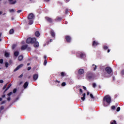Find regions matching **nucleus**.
<instances>
[{"mask_svg":"<svg viewBox=\"0 0 124 124\" xmlns=\"http://www.w3.org/2000/svg\"><path fill=\"white\" fill-rule=\"evenodd\" d=\"M1 35H2V33H0V41H1V39L0 38V37H1Z\"/></svg>","mask_w":124,"mask_h":124,"instance_id":"obj_43","label":"nucleus"},{"mask_svg":"<svg viewBox=\"0 0 124 124\" xmlns=\"http://www.w3.org/2000/svg\"><path fill=\"white\" fill-rule=\"evenodd\" d=\"M115 108H116V107H115V106H111V109H112L113 110H114V109H115Z\"/></svg>","mask_w":124,"mask_h":124,"instance_id":"obj_40","label":"nucleus"},{"mask_svg":"<svg viewBox=\"0 0 124 124\" xmlns=\"http://www.w3.org/2000/svg\"><path fill=\"white\" fill-rule=\"evenodd\" d=\"M18 55H19V51H16L14 52V56L15 57H18Z\"/></svg>","mask_w":124,"mask_h":124,"instance_id":"obj_17","label":"nucleus"},{"mask_svg":"<svg viewBox=\"0 0 124 124\" xmlns=\"http://www.w3.org/2000/svg\"><path fill=\"white\" fill-rule=\"evenodd\" d=\"M46 64H47V60H45L44 61V65H46Z\"/></svg>","mask_w":124,"mask_h":124,"instance_id":"obj_27","label":"nucleus"},{"mask_svg":"<svg viewBox=\"0 0 124 124\" xmlns=\"http://www.w3.org/2000/svg\"><path fill=\"white\" fill-rule=\"evenodd\" d=\"M89 94H90V92H87V95H89Z\"/></svg>","mask_w":124,"mask_h":124,"instance_id":"obj_58","label":"nucleus"},{"mask_svg":"<svg viewBox=\"0 0 124 124\" xmlns=\"http://www.w3.org/2000/svg\"><path fill=\"white\" fill-rule=\"evenodd\" d=\"M14 0H8L9 4H15L16 2H17V1L16 0L13 1Z\"/></svg>","mask_w":124,"mask_h":124,"instance_id":"obj_7","label":"nucleus"},{"mask_svg":"<svg viewBox=\"0 0 124 124\" xmlns=\"http://www.w3.org/2000/svg\"><path fill=\"white\" fill-rule=\"evenodd\" d=\"M0 83L1 84L2 83H3V80L0 79Z\"/></svg>","mask_w":124,"mask_h":124,"instance_id":"obj_47","label":"nucleus"},{"mask_svg":"<svg viewBox=\"0 0 124 124\" xmlns=\"http://www.w3.org/2000/svg\"><path fill=\"white\" fill-rule=\"evenodd\" d=\"M79 92H80V93H83V90H82L81 89H79Z\"/></svg>","mask_w":124,"mask_h":124,"instance_id":"obj_48","label":"nucleus"},{"mask_svg":"<svg viewBox=\"0 0 124 124\" xmlns=\"http://www.w3.org/2000/svg\"><path fill=\"white\" fill-rule=\"evenodd\" d=\"M66 40L67 42H70L71 41V37L69 36H66Z\"/></svg>","mask_w":124,"mask_h":124,"instance_id":"obj_9","label":"nucleus"},{"mask_svg":"<svg viewBox=\"0 0 124 124\" xmlns=\"http://www.w3.org/2000/svg\"><path fill=\"white\" fill-rule=\"evenodd\" d=\"M11 86H12L11 84H10L8 85V87L6 88V89H7V90L9 89L10 88V87H11Z\"/></svg>","mask_w":124,"mask_h":124,"instance_id":"obj_28","label":"nucleus"},{"mask_svg":"<svg viewBox=\"0 0 124 124\" xmlns=\"http://www.w3.org/2000/svg\"><path fill=\"white\" fill-rule=\"evenodd\" d=\"M7 100H8V101H10V97H8L7 98Z\"/></svg>","mask_w":124,"mask_h":124,"instance_id":"obj_53","label":"nucleus"},{"mask_svg":"<svg viewBox=\"0 0 124 124\" xmlns=\"http://www.w3.org/2000/svg\"><path fill=\"white\" fill-rule=\"evenodd\" d=\"M84 72H85V70L83 69H80L78 71V73L80 75H82V74H84Z\"/></svg>","mask_w":124,"mask_h":124,"instance_id":"obj_6","label":"nucleus"},{"mask_svg":"<svg viewBox=\"0 0 124 124\" xmlns=\"http://www.w3.org/2000/svg\"><path fill=\"white\" fill-rule=\"evenodd\" d=\"M28 48V45H24L21 47V50H26Z\"/></svg>","mask_w":124,"mask_h":124,"instance_id":"obj_10","label":"nucleus"},{"mask_svg":"<svg viewBox=\"0 0 124 124\" xmlns=\"http://www.w3.org/2000/svg\"><path fill=\"white\" fill-rule=\"evenodd\" d=\"M0 63H1V64L3 63V59L0 60Z\"/></svg>","mask_w":124,"mask_h":124,"instance_id":"obj_30","label":"nucleus"},{"mask_svg":"<svg viewBox=\"0 0 124 124\" xmlns=\"http://www.w3.org/2000/svg\"><path fill=\"white\" fill-rule=\"evenodd\" d=\"M5 102V101H3L1 103V104H4V103Z\"/></svg>","mask_w":124,"mask_h":124,"instance_id":"obj_55","label":"nucleus"},{"mask_svg":"<svg viewBox=\"0 0 124 124\" xmlns=\"http://www.w3.org/2000/svg\"><path fill=\"white\" fill-rule=\"evenodd\" d=\"M16 92H17V89H15L13 90V93H15Z\"/></svg>","mask_w":124,"mask_h":124,"instance_id":"obj_34","label":"nucleus"},{"mask_svg":"<svg viewBox=\"0 0 124 124\" xmlns=\"http://www.w3.org/2000/svg\"><path fill=\"white\" fill-rule=\"evenodd\" d=\"M12 94H13V92H10L8 94V96H10V95H12Z\"/></svg>","mask_w":124,"mask_h":124,"instance_id":"obj_26","label":"nucleus"},{"mask_svg":"<svg viewBox=\"0 0 124 124\" xmlns=\"http://www.w3.org/2000/svg\"><path fill=\"white\" fill-rule=\"evenodd\" d=\"M62 19V18L61 17H58L57 20H61Z\"/></svg>","mask_w":124,"mask_h":124,"instance_id":"obj_54","label":"nucleus"},{"mask_svg":"<svg viewBox=\"0 0 124 124\" xmlns=\"http://www.w3.org/2000/svg\"><path fill=\"white\" fill-rule=\"evenodd\" d=\"M104 101H106L107 103L108 104V105L111 103V97L109 95H106L104 98Z\"/></svg>","mask_w":124,"mask_h":124,"instance_id":"obj_2","label":"nucleus"},{"mask_svg":"<svg viewBox=\"0 0 124 124\" xmlns=\"http://www.w3.org/2000/svg\"><path fill=\"white\" fill-rule=\"evenodd\" d=\"M93 66H94L93 67V70L94 71H95V70H96V68H97V66H96V65H94V64H93Z\"/></svg>","mask_w":124,"mask_h":124,"instance_id":"obj_21","label":"nucleus"},{"mask_svg":"<svg viewBox=\"0 0 124 124\" xmlns=\"http://www.w3.org/2000/svg\"><path fill=\"white\" fill-rule=\"evenodd\" d=\"M83 89L84 90H87V88H86V87H85V86H83Z\"/></svg>","mask_w":124,"mask_h":124,"instance_id":"obj_52","label":"nucleus"},{"mask_svg":"<svg viewBox=\"0 0 124 124\" xmlns=\"http://www.w3.org/2000/svg\"><path fill=\"white\" fill-rule=\"evenodd\" d=\"M34 18V15L33 14L31 13L28 16V20H30L29 24L32 25L33 23V20H32Z\"/></svg>","mask_w":124,"mask_h":124,"instance_id":"obj_1","label":"nucleus"},{"mask_svg":"<svg viewBox=\"0 0 124 124\" xmlns=\"http://www.w3.org/2000/svg\"><path fill=\"white\" fill-rule=\"evenodd\" d=\"M14 33V31H10L9 32V34H13Z\"/></svg>","mask_w":124,"mask_h":124,"instance_id":"obj_39","label":"nucleus"},{"mask_svg":"<svg viewBox=\"0 0 124 124\" xmlns=\"http://www.w3.org/2000/svg\"><path fill=\"white\" fill-rule=\"evenodd\" d=\"M2 14V12H0V15H1Z\"/></svg>","mask_w":124,"mask_h":124,"instance_id":"obj_61","label":"nucleus"},{"mask_svg":"<svg viewBox=\"0 0 124 124\" xmlns=\"http://www.w3.org/2000/svg\"><path fill=\"white\" fill-rule=\"evenodd\" d=\"M16 46H17L16 45H13V46H12L13 50H14V49H15V48H16Z\"/></svg>","mask_w":124,"mask_h":124,"instance_id":"obj_22","label":"nucleus"},{"mask_svg":"<svg viewBox=\"0 0 124 124\" xmlns=\"http://www.w3.org/2000/svg\"><path fill=\"white\" fill-rule=\"evenodd\" d=\"M50 34L52 35V36H55V33L54 32H51Z\"/></svg>","mask_w":124,"mask_h":124,"instance_id":"obj_25","label":"nucleus"},{"mask_svg":"<svg viewBox=\"0 0 124 124\" xmlns=\"http://www.w3.org/2000/svg\"><path fill=\"white\" fill-rule=\"evenodd\" d=\"M30 63H27V65H28V66L30 65Z\"/></svg>","mask_w":124,"mask_h":124,"instance_id":"obj_63","label":"nucleus"},{"mask_svg":"<svg viewBox=\"0 0 124 124\" xmlns=\"http://www.w3.org/2000/svg\"><path fill=\"white\" fill-rule=\"evenodd\" d=\"M9 56H10V54H9V53L5 52V56L6 58L9 57Z\"/></svg>","mask_w":124,"mask_h":124,"instance_id":"obj_18","label":"nucleus"},{"mask_svg":"<svg viewBox=\"0 0 124 124\" xmlns=\"http://www.w3.org/2000/svg\"><path fill=\"white\" fill-rule=\"evenodd\" d=\"M105 70L108 74H111L112 73V69L110 67H107L105 68Z\"/></svg>","mask_w":124,"mask_h":124,"instance_id":"obj_4","label":"nucleus"},{"mask_svg":"<svg viewBox=\"0 0 124 124\" xmlns=\"http://www.w3.org/2000/svg\"><path fill=\"white\" fill-rule=\"evenodd\" d=\"M6 86H7V84H6L5 86L3 87V90H5L6 89Z\"/></svg>","mask_w":124,"mask_h":124,"instance_id":"obj_36","label":"nucleus"},{"mask_svg":"<svg viewBox=\"0 0 124 124\" xmlns=\"http://www.w3.org/2000/svg\"><path fill=\"white\" fill-rule=\"evenodd\" d=\"M90 97H91L93 99H94V97H93V94L92 93L90 94Z\"/></svg>","mask_w":124,"mask_h":124,"instance_id":"obj_24","label":"nucleus"},{"mask_svg":"<svg viewBox=\"0 0 124 124\" xmlns=\"http://www.w3.org/2000/svg\"><path fill=\"white\" fill-rule=\"evenodd\" d=\"M110 52V49H108V53H109Z\"/></svg>","mask_w":124,"mask_h":124,"instance_id":"obj_59","label":"nucleus"},{"mask_svg":"<svg viewBox=\"0 0 124 124\" xmlns=\"http://www.w3.org/2000/svg\"><path fill=\"white\" fill-rule=\"evenodd\" d=\"M24 66L23 64H20L19 65H18L15 70H14V72H16V71H17V70H19L21 67H23Z\"/></svg>","mask_w":124,"mask_h":124,"instance_id":"obj_5","label":"nucleus"},{"mask_svg":"<svg viewBox=\"0 0 124 124\" xmlns=\"http://www.w3.org/2000/svg\"><path fill=\"white\" fill-rule=\"evenodd\" d=\"M29 86V82H26L24 84V89H26V88Z\"/></svg>","mask_w":124,"mask_h":124,"instance_id":"obj_15","label":"nucleus"},{"mask_svg":"<svg viewBox=\"0 0 124 124\" xmlns=\"http://www.w3.org/2000/svg\"><path fill=\"white\" fill-rule=\"evenodd\" d=\"M24 58V57H23V56L20 55L18 57V61H19L20 62H21V61H22L23 59Z\"/></svg>","mask_w":124,"mask_h":124,"instance_id":"obj_16","label":"nucleus"},{"mask_svg":"<svg viewBox=\"0 0 124 124\" xmlns=\"http://www.w3.org/2000/svg\"><path fill=\"white\" fill-rule=\"evenodd\" d=\"M61 75H62V76H64V72H62L61 73Z\"/></svg>","mask_w":124,"mask_h":124,"instance_id":"obj_46","label":"nucleus"},{"mask_svg":"<svg viewBox=\"0 0 124 124\" xmlns=\"http://www.w3.org/2000/svg\"><path fill=\"white\" fill-rule=\"evenodd\" d=\"M120 110H121V108L118 107V108H117L116 111L117 112H119Z\"/></svg>","mask_w":124,"mask_h":124,"instance_id":"obj_31","label":"nucleus"},{"mask_svg":"<svg viewBox=\"0 0 124 124\" xmlns=\"http://www.w3.org/2000/svg\"><path fill=\"white\" fill-rule=\"evenodd\" d=\"M8 64H9L8 62H6L5 63V67L7 68L8 67Z\"/></svg>","mask_w":124,"mask_h":124,"instance_id":"obj_35","label":"nucleus"},{"mask_svg":"<svg viewBox=\"0 0 124 124\" xmlns=\"http://www.w3.org/2000/svg\"><path fill=\"white\" fill-rule=\"evenodd\" d=\"M80 57L81 58H85L86 57V55H85V53H81L80 55Z\"/></svg>","mask_w":124,"mask_h":124,"instance_id":"obj_19","label":"nucleus"},{"mask_svg":"<svg viewBox=\"0 0 124 124\" xmlns=\"http://www.w3.org/2000/svg\"><path fill=\"white\" fill-rule=\"evenodd\" d=\"M34 43V47L35 48H37V47H39V43L38 42L35 41Z\"/></svg>","mask_w":124,"mask_h":124,"instance_id":"obj_8","label":"nucleus"},{"mask_svg":"<svg viewBox=\"0 0 124 124\" xmlns=\"http://www.w3.org/2000/svg\"><path fill=\"white\" fill-rule=\"evenodd\" d=\"M104 50H107V49H108V46H105L104 47Z\"/></svg>","mask_w":124,"mask_h":124,"instance_id":"obj_33","label":"nucleus"},{"mask_svg":"<svg viewBox=\"0 0 124 124\" xmlns=\"http://www.w3.org/2000/svg\"><path fill=\"white\" fill-rule=\"evenodd\" d=\"M111 124H117L116 121L114 120L112 122H111Z\"/></svg>","mask_w":124,"mask_h":124,"instance_id":"obj_29","label":"nucleus"},{"mask_svg":"<svg viewBox=\"0 0 124 124\" xmlns=\"http://www.w3.org/2000/svg\"><path fill=\"white\" fill-rule=\"evenodd\" d=\"M65 85H66L65 82H63L62 84V86L63 87H64V86H65Z\"/></svg>","mask_w":124,"mask_h":124,"instance_id":"obj_32","label":"nucleus"},{"mask_svg":"<svg viewBox=\"0 0 124 124\" xmlns=\"http://www.w3.org/2000/svg\"><path fill=\"white\" fill-rule=\"evenodd\" d=\"M10 12H14V9H12L10 10Z\"/></svg>","mask_w":124,"mask_h":124,"instance_id":"obj_50","label":"nucleus"},{"mask_svg":"<svg viewBox=\"0 0 124 124\" xmlns=\"http://www.w3.org/2000/svg\"><path fill=\"white\" fill-rule=\"evenodd\" d=\"M104 105L105 106H107V105H105V102H104Z\"/></svg>","mask_w":124,"mask_h":124,"instance_id":"obj_57","label":"nucleus"},{"mask_svg":"<svg viewBox=\"0 0 124 124\" xmlns=\"http://www.w3.org/2000/svg\"><path fill=\"white\" fill-rule=\"evenodd\" d=\"M35 41H36L35 38H28L27 39L26 43H28V44H30L31 43H34Z\"/></svg>","mask_w":124,"mask_h":124,"instance_id":"obj_3","label":"nucleus"},{"mask_svg":"<svg viewBox=\"0 0 124 124\" xmlns=\"http://www.w3.org/2000/svg\"><path fill=\"white\" fill-rule=\"evenodd\" d=\"M35 35L37 37H38L39 36H40V33H39V31H36L35 32Z\"/></svg>","mask_w":124,"mask_h":124,"instance_id":"obj_12","label":"nucleus"},{"mask_svg":"<svg viewBox=\"0 0 124 124\" xmlns=\"http://www.w3.org/2000/svg\"><path fill=\"white\" fill-rule=\"evenodd\" d=\"M33 78L35 81H36V80H37L38 78V75H34L33 76Z\"/></svg>","mask_w":124,"mask_h":124,"instance_id":"obj_11","label":"nucleus"},{"mask_svg":"<svg viewBox=\"0 0 124 124\" xmlns=\"http://www.w3.org/2000/svg\"><path fill=\"white\" fill-rule=\"evenodd\" d=\"M46 19L47 20V21H48V22H49L50 23H51L52 22V19L49 18V17H46Z\"/></svg>","mask_w":124,"mask_h":124,"instance_id":"obj_20","label":"nucleus"},{"mask_svg":"<svg viewBox=\"0 0 124 124\" xmlns=\"http://www.w3.org/2000/svg\"><path fill=\"white\" fill-rule=\"evenodd\" d=\"M10 31H14V29H12L10 30Z\"/></svg>","mask_w":124,"mask_h":124,"instance_id":"obj_49","label":"nucleus"},{"mask_svg":"<svg viewBox=\"0 0 124 124\" xmlns=\"http://www.w3.org/2000/svg\"><path fill=\"white\" fill-rule=\"evenodd\" d=\"M27 69L28 71L31 70V67H28Z\"/></svg>","mask_w":124,"mask_h":124,"instance_id":"obj_44","label":"nucleus"},{"mask_svg":"<svg viewBox=\"0 0 124 124\" xmlns=\"http://www.w3.org/2000/svg\"><path fill=\"white\" fill-rule=\"evenodd\" d=\"M98 43L97 42H96L95 41H94L93 43V46H96L98 45Z\"/></svg>","mask_w":124,"mask_h":124,"instance_id":"obj_14","label":"nucleus"},{"mask_svg":"<svg viewBox=\"0 0 124 124\" xmlns=\"http://www.w3.org/2000/svg\"><path fill=\"white\" fill-rule=\"evenodd\" d=\"M88 78H89V79H92V78H93V76H88Z\"/></svg>","mask_w":124,"mask_h":124,"instance_id":"obj_37","label":"nucleus"},{"mask_svg":"<svg viewBox=\"0 0 124 124\" xmlns=\"http://www.w3.org/2000/svg\"><path fill=\"white\" fill-rule=\"evenodd\" d=\"M65 13H66V14H67V13H68V9H66Z\"/></svg>","mask_w":124,"mask_h":124,"instance_id":"obj_45","label":"nucleus"},{"mask_svg":"<svg viewBox=\"0 0 124 124\" xmlns=\"http://www.w3.org/2000/svg\"><path fill=\"white\" fill-rule=\"evenodd\" d=\"M93 88H95V87H96V84L95 83H93Z\"/></svg>","mask_w":124,"mask_h":124,"instance_id":"obj_23","label":"nucleus"},{"mask_svg":"<svg viewBox=\"0 0 124 124\" xmlns=\"http://www.w3.org/2000/svg\"><path fill=\"white\" fill-rule=\"evenodd\" d=\"M83 97H82L81 98L82 100V101H85V99H86L85 97H86V93H84L83 94Z\"/></svg>","mask_w":124,"mask_h":124,"instance_id":"obj_13","label":"nucleus"},{"mask_svg":"<svg viewBox=\"0 0 124 124\" xmlns=\"http://www.w3.org/2000/svg\"><path fill=\"white\" fill-rule=\"evenodd\" d=\"M7 90L8 89H6L4 91V93H5Z\"/></svg>","mask_w":124,"mask_h":124,"instance_id":"obj_56","label":"nucleus"},{"mask_svg":"<svg viewBox=\"0 0 124 124\" xmlns=\"http://www.w3.org/2000/svg\"><path fill=\"white\" fill-rule=\"evenodd\" d=\"M122 73H124V70L122 71Z\"/></svg>","mask_w":124,"mask_h":124,"instance_id":"obj_64","label":"nucleus"},{"mask_svg":"<svg viewBox=\"0 0 124 124\" xmlns=\"http://www.w3.org/2000/svg\"><path fill=\"white\" fill-rule=\"evenodd\" d=\"M23 74H22L20 76H19V77H18V78H22V77H23Z\"/></svg>","mask_w":124,"mask_h":124,"instance_id":"obj_41","label":"nucleus"},{"mask_svg":"<svg viewBox=\"0 0 124 124\" xmlns=\"http://www.w3.org/2000/svg\"><path fill=\"white\" fill-rule=\"evenodd\" d=\"M49 0H45V1L48 2V1H49Z\"/></svg>","mask_w":124,"mask_h":124,"instance_id":"obj_60","label":"nucleus"},{"mask_svg":"<svg viewBox=\"0 0 124 124\" xmlns=\"http://www.w3.org/2000/svg\"><path fill=\"white\" fill-rule=\"evenodd\" d=\"M21 12H22V10H18V11H17V13H21Z\"/></svg>","mask_w":124,"mask_h":124,"instance_id":"obj_42","label":"nucleus"},{"mask_svg":"<svg viewBox=\"0 0 124 124\" xmlns=\"http://www.w3.org/2000/svg\"><path fill=\"white\" fill-rule=\"evenodd\" d=\"M27 49L28 50V51H30L31 50V47H29L27 46Z\"/></svg>","mask_w":124,"mask_h":124,"instance_id":"obj_51","label":"nucleus"},{"mask_svg":"<svg viewBox=\"0 0 124 124\" xmlns=\"http://www.w3.org/2000/svg\"><path fill=\"white\" fill-rule=\"evenodd\" d=\"M2 97H5V95H3L2 96Z\"/></svg>","mask_w":124,"mask_h":124,"instance_id":"obj_62","label":"nucleus"},{"mask_svg":"<svg viewBox=\"0 0 124 124\" xmlns=\"http://www.w3.org/2000/svg\"><path fill=\"white\" fill-rule=\"evenodd\" d=\"M3 109H4V107L3 106H1L0 108V110H3Z\"/></svg>","mask_w":124,"mask_h":124,"instance_id":"obj_38","label":"nucleus"}]
</instances>
